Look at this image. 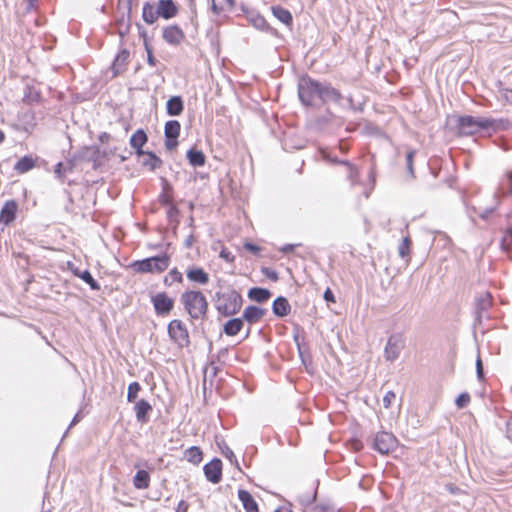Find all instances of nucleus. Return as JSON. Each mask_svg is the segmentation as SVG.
Masks as SVG:
<instances>
[{
  "instance_id": "14",
  "label": "nucleus",
  "mask_w": 512,
  "mask_h": 512,
  "mask_svg": "<svg viewBox=\"0 0 512 512\" xmlns=\"http://www.w3.org/2000/svg\"><path fill=\"white\" fill-rule=\"evenodd\" d=\"M222 466V460L217 457L206 463L203 467V472L207 481L212 484L220 483L222 480Z\"/></svg>"
},
{
  "instance_id": "50",
  "label": "nucleus",
  "mask_w": 512,
  "mask_h": 512,
  "mask_svg": "<svg viewBox=\"0 0 512 512\" xmlns=\"http://www.w3.org/2000/svg\"><path fill=\"white\" fill-rule=\"evenodd\" d=\"M470 399V394L468 392H462L455 399V405L459 409H463L470 403Z\"/></svg>"
},
{
  "instance_id": "9",
  "label": "nucleus",
  "mask_w": 512,
  "mask_h": 512,
  "mask_svg": "<svg viewBox=\"0 0 512 512\" xmlns=\"http://www.w3.org/2000/svg\"><path fill=\"white\" fill-rule=\"evenodd\" d=\"M181 132V124L178 120H168L164 125V144L168 151H173L178 146V138Z\"/></svg>"
},
{
  "instance_id": "57",
  "label": "nucleus",
  "mask_w": 512,
  "mask_h": 512,
  "mask_svg": "<svg viewBox=\"0 0 512 512\" xmlns=\"http://www.w3.org/2000/svg\"><path fill=\"white\" fill-rule=\"evenodd\" d=\"M67 171H68L67 168L63 165L62 162H58L54 166V174H55L56 178H58L61 181H63L65 172H67Z\"/></svg>"
},
{
  "instance_id": "30",
  "label": "nucleus",
  "mask_w": 512,
  "mask_h": 512,
  "mask_svg": "<svg viewBox=\"0 0 512 512\" xmlns=\"http://www.w3.org/2000/svg\"><path fill=\"white\" fill-rule=\"evenodd\" d=\"M36 166V159L31 155H24L15 163L14 170L19 174H24Z\"/></svg>"
},
{
  "instance_id": "51",
  "label": "nucleus",
  "mask_w": 512,
  "mask_h": 512,
  "mask_svg": "<svg viewBox=\"0 0 512 512\" xmlns=\"http://www.w3.org/2000/svg\"><path fill=\"white\" fill-rule=\"evenodd\" d=\"M298 355L300 357V360L302 364L305 366L312 364V357L308 349H305L304 347L297 348Z\"/></svg>"
},
{
  "instance_id": "61",
  "label": "nucleus",
  "mask_w": 512,
  "mask_h": 512,
  "mask_svg": "<svg viewBox=\"0 0 512 512\" xmlns=\"http://www.w3.org/2000/svg\"><path fill=\"white\" fill-rule=\"evenodd\" d=\"M160 181H161L162 192L173 195L174 188H173L172 184L164 177H161Z\"/></svg>"
},
{
  "instance_id": "23",
  "label": "nucleus",
  "mask_w": 512,
  "mask_h": 512,
  "mask_svg": "<svg viewBox=\"0 0 512 512\" xmlns=\"http://www.w3.org/2000/svg\"><path fill=\"white\" fill-rule=\"evenodd\" d=\"M332 103L335 104L336 106H338L342 110H349L352 112H359V113L364 111V106H365L364 103H355L352 94L343 95L342 93H341V100H339L338 102H332Z\"/></svg>"
},
{
  "instance_id": "54",
  "label": "nucleus",
  "mask_w": 512,
  "mask_h": 512,
  "mask_svg": "<svg viewBox=\"0 0 512 512\" xmlns=\"http://www.w3.org/2000/svg\"><path fill=\"white\" fill-rule=\"evenodd\" d=\"M311 512H336V509L331 504L319 503L312 507Z\"/></svg>"
},
{
  "instance_id": "25",
  "label": "nucleus",
  "mask_w": 512,
  "mask_h": 512,
  "mask_svg": "<svg viewBox=\"0 0 512 512\" xmlns=\"http://www.w3.org/2000/svg\"><path fill=\"white\" fill-rule=\"evenodd\" d=\"M247 296L251 301L263 304L271 298L272 293L267 288L254 286L248 290Z\"/></svg>"
},
{
  "instance_id": "8",
  "label": "nucleus",
  "mask_w": 512,
  "mask_h": 512,
  "mask_svg": "<svg viewBox=\"0 0 512 512\" xmlns=\"http://www.w3.org/2000/svg\"><path fill=\"white\" fill-rule=\"evenodd\" d=\"M151 303L157 316H167L174 309L175 301L166 292H158L151 296Z\"/></svg>"
},
{
  "instance_id": "17",
  "label": "nucleus",
  "mask_w": 512,
  "mask_h": 512,
  "mask_svg": "<svg viewBox=\"0 0 512 512\" xmlns=\"http://www.w3.org/2000/svg\"><path fill=\"white\" fill-rule=\"evenodd\" d=\"M156 6L157 14L165 20H170L179 13V5L175 0H158Z\"/></svg>"
},
{
  "instance_id": "41",
  "label": "nucleus",
  "mask_w": 512,
  "mask_h": 512,
  "mask_svg": "<svg viewBox=\"0 0 512 512\" xmlns=\"http://www.w3.org/2000/svg\"><path fill=\"white\" fill-rule=\"evenodd\" d=\"M500 249L503 252L512 251V224L507 226L504 230L503 236L500 240Z\"/></svg>"
},
{
  "instance_id": "5",
  "label": "nucleus",
  "mask_w": 512,
  "mask_h": 512,
  "mask_svg": "<svg viewBox=\"0 0 512 512\" xmlns=\"http://www.w3.org/2000/svg\"><path fill=\"white\" fill-rule=\"evenodd\" d=\"M171 263V255L164 252L159 255L135 260L130 263L129 268L140 274H160L166 271Z\"/></svg>"
},
{
  "instance_id": "48",
  "label": "nucleus",
  "mask_w": 512,
  "mask_h": 512,
  "mask_svg": "<svg viewBox=\"0 0 512 512\" xmlns=\"http://www.w3.org/2000/svg\"><path fill=\"white\" fill-rule=\"evenodd\" d=\"M179 214H180V211L175 204H171L168 206V209L166 212L167 220L169 221V223H174L175 227L179 224V219H178Z\"/></svg>"
},
{
  "instance_id": "33",
  "label": "nucleus",
  "mask_w": 512,
  "mask_h": 512,
  "mask_svg": "<svg viewBox=\"0 0 512 512\" xmlns=\"http://www.w3.org/2000/svg\"><path fill=\"white\" fill-rule=\"evenodd\" d=\"M150 484V474L144 469L137 470L133 477V485L136 489H146Z\"/></svg>"
},
{
  "instance_id": "53",
  "label": "nucleus",
  "mask_w": 512,
  "mask_h": 512,
  "mask_svg": "<svg viewBox=\"0 0 512 512\" xmlns=\"http://www.w3.org/2000/svg\"><path fill=\"white\" fill-rule=\"evenodd\" d=\"M144 49L147 53V64L151 67L156 66V64L158 63V60L155 58V56L153 54V47L151 46V44L145 43Z\"/></svg>"
},
{
  "instance_id": "11",
  "label": "nucleus",
  "mask_w": 512,
  "mask_h": 512,
  "mask_svg": "<svg viewBox=\"0 0 512 512\" xmlns=\"http://www.w3.org/2000/svg\"><path fill=\"white\" fill-rule=\"evenodd\" d=\"M405 346L404 339L402 334L394 333L391 334L387 340L385 349H384V357L386 361L393 362L399 356L401 351Z\"/></svg>"
},
{
  "instance_id": "55",
  "label": "nucleus",
  "mask_w": 512,
  "mask_h": 512,
  "mask_svg": "<svg viewBox=\"0 0 512 512\" xmlns=\"http://www.w3.org/2000/svg\"><path fill=\"white\" fill-rule=\"evenodd\" d=\"M261 273L273 282H277L279 280L278 272L270 267H262Z\"/></svg>"
},
{
  "instance_id": "34",
  "label": "nucleus",
  "mask_w": 512,
  "mask_h": 512,
  "mask_svg": "<svg viewBox=\"0 0 512 512\" xmlns=\"http://www.w3.org/2000/svg\"><path fill=\"white\" fill-rule=\"evenodd\" d=\"M148 142V135L143 128L137 129L130 137L129 144L132 148L144 147Z\"/></svg>"
},
{
  "instance_id": "31",
  "label": "nucleus",
  "mask_w": 512,
  "mask_h": 512,
  "mask_svg": "<svg viewBox=\"0 0 512 512\" xmlns=\"http://www.w3.org/2000/svg\"><path fill=\"white\" fill-rule=\"evenodd\" d=\"M189 164L193 167H202L205 165L206 156L203 151L194 147L190 148L186 153Z\"/></svg>"
},
{
  "instance_id": "27",
  "label": "nucleus",
  "mask_w": 512,
  "mask_h": 512,
  "mask_svg": "<svg viewBox=\"0 0 512 512\" xmlns=\"http://www.w3.org/2000/svg\"><path fill=\"white\" fill-rule=\"evenodd\" d=\"M244 327L241 317H232L223 324L222 332L229 337L236 336Z\"/></svg>"
},
{
  "instance_id": "56",
  "label": "nucleus",
  "mask_w": 512,
  "mask_h": 512,
  "mask_svg": "<svg viewBox=\"0 0 512 512\" xmlns=\"http://www.w3.org/2000/svg\"><path fill=\"white\" fill-rule=\"evenodd\" d=\"M316 497H317V487L315 488L313 495H311V496L310 495H302V496H300L299 501L303 506L306 507V506H309L312 503H314L316 501Z\"/></svg>"
},
{
  "instance_id": "45",
  "label": "nucleus",
  "mask_w": 512,
  "mask_h": 512,
  "mask_svg": "<svg viewBox=\"0 0 512 512\" xmlns=\"http://www.w3.org/2000/svg\"><path fill=\"white\" fill-rule=\"evenodd\" d=\"M140 391H141L140 383L137 381L131 382L128 385V389H127V396H126L127 402H129V403L135 402Z\"/></svg>"
},
{
  "instance_id": "29",
  "label": "nucleus",
  "mask_w": 512,
  "mask_h": 512,
  "mask_svg": "<svg viewBox=\"0 0 512 512\" xmlns=\"http://www.w3.org/2000/svg\"><path fill=\"white\" fill-rule=\"evenodd\" d=\"M157 6L150 1H146L143 3L142 7V19L143 21L148 24L152 25L154 24L158 18H161L160 15L157 14Z\"/></svg>"
},
{
  "instance_id": "35",
  "label": "nucleus",
  "mask_w": 512,
  "mask_h": 512,
  "mask_svg": "<svg viewBox=\"0 0 512 512\" xmlns=\"http://www.w3.org/2000/svg\"><path fill=\"white\" fill-rule=\"evenodd\" d=\"M500 185L501 188L495 192V197H499L504 194L512 195V170H509L504 174Z\"/></svg>"
},
{
  "instance_id": "18",
  "label": "nucleus",
  "mask_w": 512,
  "mask_h": 512,
  "mask_svg": "<svg viewBox=\"0 0 512 512\" xmlns=\"http://www.w3.org/2000/svg\"><path fill=\"white\" fill-rule=\"evenodd\" d=\"M130 57V52L126 48H121L116 56L114 57L112 64H111V71L113 74V77H117L118 75L122 74L126 70V65L128 63Z\"/></svg>"
},
{
  "instance_id": "2",
  "label": "nucleus",
  "mask_w": 512,
  "mask_h": 512,
  "mask_svg": "<svg viewBox=\"0 0 512 512\" xmlns=\"http://www.w3.org/2000/svg\"><path fill=\"white\" fill-rule=\"evenodd\" d=\"M509 121L507 119H494L491 117H475L472 115L456 116L455 130L459 137L473 136L481 131L491 136L498 131L508 129Z\"/></svg>"
},
{
  "instance_id": "32",
  "label": "nucleus",
  "mask_w": 512,
  "mask_h": 512,
  "mask_svg": "<svg viewBox=\"0 0 512 512\" xmlns=\"http://www.w3.org/2000/svg\"><path fill=\"white\" fill-rule=\"evenodd\" d=\"M271 10L273 16L286 26H291L293 24V16L288 9L280 5H276L272 6Z\"/></svg>"
},
{
  "instance_id": "59",
  "label": "nucleus",
  "mask_w": 512,
  "mask_h": 512,
  "mask_svg": "<svg viewBox=\"0 0 512 512\" xmlns=\"http://www.w3.org/2000/svg\"><path fill=\"white\" fill-rule=\"evenodd\" d=\"M396 398V395L393 391L389 390L385 393L383 397V406L388 409L391 407L392 401Z\"/></svg>"
},
{
  "instance_id": "28",
  "label": "nucleus",
  "mask_w": 512,
  "mask_h": 512,
  "mask_svg": "<svg viewBox=\"0 0 512 512\" xmlns=\"http://www.w3.org/2000/svg\"><path fill=\"white\" fill-rule=\"evenodd\" d=\"M187 278L194 283L206 285L209 282V274L202 268L193 266L186 271Z\"/></svg>"
},
{
  "instance_id": "64",
  "label": "nucleus",
  "mask_w": 512,
  "mask_h": 512,
  "mask_svg": "<svg viewBox=\"0 0 512 512\" xmlns=\"http://www.w3.org/2000/svg\"><path fill=\"white\" fill-rule=\"evenodd\" d=\"M506 437L512 442V414L506 421Z\"/></svg>"
},
{
  "instance_id": "19",
  "label": "nucleus",
  "mask_w": 512,
  "mask_h": 512,
  "mask_svg": "<svg viewBox=\"0 0 512 512\" xmlns=\"http://www.w3.org/2000/svg\"><path fill=\"white\" fill-rule=\"evenodd\" d=\"M18 211V204L15 200H8L0 211V223L8 226L15 219Z\"/></svg>"
},
{
  "instance_id": "60",
  "label": "nucleus",
  "mask_w": 512,
  "mask_h": 512,
  "mask_svg": "<svg viewBox=\"0 0 512 512\" xmlns=\"http://www.w3.org/2000/svg\"><path fill=\"white\" fill-rule=\"evenodd\" d=\"M293 340L297 348L305 347L304 337L299 335V326H296L293 331Z\"/></svg>"
},
{
  "instance_id": "21",
  "label": "nucleus",
  "mask_w": 512,
  "mask_h": 512,
  "mask_svg": "<svg viewBox=\"0 0 512 512\" xmlns=\"http://www.w3.org/2000/svg\"><path fill=\"white\" fill-rule=\"evenodd\" d=\"M152 410V405L146 399L136 401L134 406L136 420L142 424L147 423Z\"/></svg>"
},
{
  "instance_id": "7",
  "label": "nucleus",
  "mask_w": 512,
  "mask_h": 512,
  "mask_svg": "<svg viewBox=\"0 0 512 512\" xmlns=\"http://www.w3.org/2000/svg\"><path fill=\"white\" fill-rule=\"evenodd\" d=\"M167 332L170 340L178 347H188L190 344L189 331L182 320L173 319L168 323Z\"/></svg>"
},
{
  "instance_id": "4",
  "label": "nucleus",
  "mask_w": 512,
  "mask_h": 512,
  "mask_svg": "<svg viewBox=\"0 0 512 512\" xmlns=\"http://www.w3.org/2000/svg\"><path fill=\"white\" fill-rule=\"evenodd\" d=\"M184 310L192 320H205L209 304L206 296L200 290H186L180 296Z\"/></svg>"
},
{
  "instance_id": "43",
  "label": "nucleus",
  "mask_w": 512,
  "mask_h": 512,
  "mask_svg": "<svg viewBox=\"0 0 512 512\" xmlns=\"http://www.w3.org/2000/svg\"><path fill=\"white\" fill-rule=\"evenodd\" d=\"M225 5L228 6L229 10H232L235 5V0H212L211 10L214 14L219 15L225 10Z\"/></svg>"
},
{
  "instance_id": "42",
  "label": "nucleus",
  "mask_w": 512,
  "mask_h": 512,
  "mask_svg": "<svg viewBox=\"0 0 512 512\" xmlns=\"http://www.w3.org/2000/svg\"><path fill=\"white\" fill-rule=\"evenodd\" d=\"M174 282L181 283L183 282L182 273L175 267L169 271V273L164 277L163 284L166 287L172 286Z\"/></svg>"
},
{
  "instance_id": "12",
  "label": "nucleus",
  "mask_w": 512,
  "mask_h": 512,
  "mask_svg": "<svg viewBox=\"0 0 512 512\" xmlns=\"http://www.w3.org/2000/svg\"><path fill=\"white\" fill-rule=\"evenodd\" d=\"M131 7L132 0H126V8L121 16L115 20L116 32L120 37V45L124 44V38L129 34L131 28Z\"/></svg>"
},
{
  "instance_id": "37",
  "label": "nucleus",
  "mask_w": 512,
  "mask_h": 512,
  "mask_svg": "<svg viewBox=\"0 0 512 512\" xmlns=\"http://www.w3.org/2000/svg\"><path fill=\"white\" fill-rule=\"evenodd\" d=\"M217 445L222 453V455L229 460V462L236 467L238 470H241L239 462L234 454V452L230 449L227 443L222 440L221 442H217Z\"/></svg>"
},
{
  "instance_id": "20",
  "label": "nucleus",
  "mask_w": 512,
  "mask_h": 512,
  "mask_svg": "<svg viewBox=\"0 0 512 512\" xmlns=\"http://www.w3.org/2000/svg\"><path fill=\"white\" fill-rule=\"evenodd\" d=\"M267 313V309L261 308L256 305H248L242 313L241 318L244 323L247 322L250 325L257 323L265 314Z\"/></svg>"
},
{
  "instance_id": "62",
  "label": "nucleus",
  "mask_w": 512,
  "mask_h": 512,
  "mask_svg": "<svg viewBox=\"0 0 512 512\" xmlns=\"http://www.w3.org/2000/svg\"><path fill=\"white\" fill-rule=\"evenodd\" d=\"M219 257L229 263L233 262L235 259L234 255L227 248H222Z\"/></svg>"
},
{
  "instance_id": "39",
  "label": "nucleus",
  "mask_w": 512,
  "mask_h": 512,
  "mask_svg": "<svg viewBox=\"0 0 512 512\" xmlns=\"http://www.w3.org/2000/svg\"><path fill=\"white\" fill-rule=\"evenodd\" d=\"M42 100V95L39 90H36L33 87H27L25 89V93L23 96V102L28 105H33L40 103Z\"/></svg>"
},
{
  "instance_id": "52",
  "label": "nucleus",
  "mask_w": 512,
  "mask_h": 512,
  "mask_svg": "<svg viewBox=\"0 0 512 512\" xmlns=\"http://www.w3.org/2000/svg\"><path fill=\"white\" fill-rule=\"evenodd\" d=\"M496 209H497L496 205L487 207V208L479 210V211L476 208H473L474 212H476L482 220H488L490 218V216L496 211Z\"/></svg>"
},
{
  "instance_id": "26",
  "label": "nucleus",
  "mask_w": 512,
  "mask_h": 512,
  "mask_svg": "<svg viewBox=\"0 0 512 512\" xmlns=\"http://www.w3.org/2000/svg\"><path fill=\"white\" fill-rule=\"evenodd\" d=\"M184 111V101L180 95L171 96L166 102V113L169 116H179Z\"/></svg>"
},
{
  "instance_id": "22",
  "label": "nucleus",
  "mask_w": 512,
  "mask_h": 512,
  "mask_svg": "<svg viewBox=\"0 0 512 512\" xmlns=\"http://www.w3.org/2000/svg\"><path fill=\"white\" fill-rule=\"evenodd\" d=\"M272 312L278 318H284L291 312V305L284 296H277L272 302Z\"/></svg>"
},
{
  "instance_id": "40",
  "label": "nucleus",
  "mask_w": 512,
  "mask_h": 512,
  "mask_svg": "<svg viewBox=\"0 0 512 512\" xmlns=\"http://www.w3.org/2000/svg\"><path fill=\"white\" fill-rule=\"evenodd\" d=\"M77 277L84 281L91 290L99 291L101 289L99 282L93 278L88 269L81 271L80 274L77 273Z\"/></svg>"
},
{
  "instance_id": "24",
  "label": "nucleus",
  "mask_w": 512,
  "mask_h": 512,
  "mask_svg": "<svg viewBox=\"0 0 512 512\" xmlns=\"http://www.w3.org/2000/svg\"><path fill=\"white\" fill-rule=\"evenodd\" d=\"M237 495L246 512H259L258 504L248 490L239 489Z\"/></svg>"
},
{
  "instance_id": "46",
  "label": "nucleus",
  "mask_w": 512,
  "mask_h": 512,
  "mask_svg": "<svg viewBox=\"0 0 512 512\" xmlns=\"http://www.w3.org/2000/svg\"><path fill=\"white\" fill-rule=\"evenodd\" d=\"M319 154L324 161L331 164L341 165V162L344 161V159H339L338 157L333 156L328 148H320Z\"/></svg>"
},
{
  "instance_id": "58",
  "label": "nucleus",
  "mask_w": 512,
  "mask_h": 512,
  "mask_svg": "<svg viewBox=\"0 0 512 512\" xmlns=\"http://www.w3.org/2000/svg\"><path fill=\"white\" fill-rule=\"evenodd\" d=\"M158 201L159 203L162 205V206H169L172 203L173 201V196L172 194H168V193H163L161 192L158 196Z\"/></svg>"
},
{
  "instance_id": "63",
  "label": "nucleus",
  "mask_w": 512,
  "mask_h": 512,
  "mask_svg": "<svg viewBox=\"0 0 512 512\" xmlns=\"http://www.w3.org/2000/svg\"><path fill=\"white\" fill-rule=\"evenodd\" d=\"M476 375L478 380L481 381L484 379V369L480 356H478L476 359Z\"/></svg>"
},
{
  "instance_id": "36",
  "label": "nucleus",
  "mask_w": 512,
  "mask_h": 512,
  "mask_svg": "<svg viewBox=\"0 0 512 512\" xmlns=\"http://www.w3.org/2000/svg\"><path fill=\"white\" fill-rule=\"evenodd\" d=\"M185 459L195 465H198L203 459V452L198 446H191L184 452Z\"/></svg>"
},
{
  "instance_id": "10",
  "label": "nucleus",
  "mask_w": 512,
  "mask_h": 512,
  "mask_svg": "<svg viewBox=\"0 0 512 512\" xmlns=\"http://www.w3.org/2000/svg\"><path fill=\"white\" fill-rule=\"evenodd\" d=\"M492 306V297L489 292L479 296L476 298L475 303V320L473 327L479 326L482 324L484 319H489V309Z\"/></svg>"
},
{
  "instance_id": "1",
  "label": "nucleus",
  "mask_w": 512,
  "mask_h": 512,
  "mask_svg": "<svg viewBox=\"0 0 512 512\" xmlns=\"http://www.w3.org/2000/svg\"><path fill=\"white\" fill-rule=\"evenodd\" d=\"M298 98L305 107H312L315 101L329 104L341 100V91L328 81H319L309 75L302 76L298 81Z\"/></svg>"
},
{
  "instance_id": "6",
  "label": "nucleus",
  "mask_w": 512,
  "mask_h": 512,
  "mask_svg": "<svg viewBox=\"0 0 512 512\" xmlns=\"http://www.w3.org/2000/svg\"><path fill=\"white\" fill-rule=\"evenodd\" d=\"M398 446L395 435L387 431H378L371 440V447L381 455H388Z\"/></svg>"
},
{
  "instance_id": "47",
  "label": "nucleus",
  "mask_w": 512,
  "mask_h": 512,
  "mask_svg": "<svg viewBox=\"0 0 512 512\" xmlns=\"http://www.w3.org/2000/svg\"><path fill=\"white\" fill-rule=\"evenodd\" d=\"M416 153L417 152L414 149H411L406 153V170L411 179L415 178L414 158Z\"/></svg>"
},
{
  "instance_id": "15",
  "label": "nucleus",
  "mask_w": 512,
  "mask_h": 512,
  "mask_svg": "<svg viewBox=\"0 0 512 512\" xmlns=\"http://www.w3.org/2000/svg\"><path fill=\"white\" fill-rule=\"evenodd\" d=\"M163 40L170 46H179L186 38L182 28L177 25H168L162 30Z\"/></svg>"
},
{
  "instance_id": "16",
  "label": "nucleus",
  "mask_w": 512,
  "mask_h": 512,
  "mask_svg": "<svg viewBox=\"0 0 512 512\" xmlns=\"http://www.w3.org/2000/svg\"><path fill=\"white\" fill-rule=\"evenodd\" d=\"M101 158V150L98 146H85L77 153L74 154V159H80V161H87L93 163V168L97 169L99 160Z\"/></svg>"
},
{
  "instance_id": "38",
  "label": "nucleus",
  "mask_w": 512,
  "mask_h": 512,
  "mask_svg": "<svg viewBox=\"0 0 512 512\" xmlns=\"http://www.w3.org/2000/svg\"><path fill=\"white\" fill-rule=\"evenodd\" d=\"M147 159L142 162V166L148 167L151 171L159 169L163 165V160L153 151L146 155Z\"/></svg>"
},
{
  "instance_id": "49",
  "label": "nucleus",
  "mask_w": 512,
  "mask_h": 512,
  "mask_svg": "<svg viewBox=\"0 0 512 512\" xmlns=\"http://www.w3.org/2000/svg\"><path fill=\"white\" fill-rule=\"evenodd\" d=\"M412 242L411 239L407 236L402 239V243L399 245V256L401 258H405L409 256L410 254V248H411Z\"/></svg>"
},
{
  "instance_id": "3",
  "label": "nucleus",
  "mask_w": 512,
  "mask_h": 512,
  "mask_svg": "<svg viewBox=\"0 0 512 512\" xmlns=\"http://www.w3.org/2000/svg\"><path fill=\"white\" fill-rule=\"evenodd\" d=\"M219 287L220 290L212 296L218 319L237 315L241 311L244 302L242 295L230 285L226 287L219 285Z\"/></svg>"
},
{
  "instance_id": "13",
  "label": "nucleus",
  "mask_w": 512,
  "mask_h": 512,
  "mask_svg": "<svg viewBox=\"0 0 512 512\" xmlns=\"http://www.w3.org/2000/svg\"><path fill=\"white\" fill-rule=\"evenodd\" d=\"M246 18L255 29L266 32L274 37H280L277 29L271 27L266 19L256 11H249L246 13Z\"/></svg>"
},
{
  "instance_id": "44",
  "label": "nucleus",
  "mask_w": 512,
  "mask_h": 512,
  "mask_svg": "<svg viewBox=\"0 0 512 512\" xmlns=\"http://www.w3.org/2000/svg\"><path fill=\"white\" fill-rule=\"evenodd\" d=\"M341 165L347 167L349 181L352 184L356 183L360 175L359 169L349 160H344L343 162H341Z\"/></svg>"
}]
</instances>
